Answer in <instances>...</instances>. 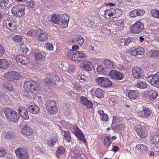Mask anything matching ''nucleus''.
I'll list each match as a JSON object with an SVG mask.
<instances>
[{
  "label": "nucleus",
  "mask_w": 159,
  "mask_h": 159,
  "mask_svg": "<svg viewBox=\"0 0 159 159\" xmlns=\"http://www.w3.org/2000/svg\"><path fill=\"white\" fill-rule=\"evenodd\" d=\"M17 156L21 159H27L29 157L28 153L25 148H18L15 151Z\"/></svg>",
  "instance_id": "obj_13"
},
{
  "label": "nucleus",
  "mask_w": 159,
  "mask_h": 159,
  "mask_svg": "<svg viewBox=\"0 0 159 159\" xmlns=\"http://www.w3.org/2000/svg\"><path fill=\"white\" fill-rule=\"evenodd\" d=\"M120 120V118L117 116H113V117L112 123H117Z\"/></svg>",
  "instance_id": "obj_60"
},
{
  "label": "nucleus",
  "mask_w": 159,
  "mask_h": 159,
  "mask_svg": "<svg viewBox=\"0 0 159 159\" xmlns=\"http://www.w3.org/2000/svg\"><path fill=\"white\" fill-rule=\"evenodd\" d=\"M46 108L51 114L55 115L57 111L56 103L53 100H50L46 103Z\"/></svg>",
  "instance_id": "obj_7"
},
{
  "label": "nucleus",
  "mask_w": 159,
  "mask_h": 159,
  "mask_svg": "<svg viewBox=\"0 0 159 159\" xmlns=\"http://www.w3.org/2000/svg\"><path fill=\"white\" fill-rule=\"evenodd\" d=\"M130 54L131 55L136 56H137V50H136V48H133L132 49L130 50Z\"/></svg>",
  "instance_id": "obj_57"
},
{
  "label": "nucleus",
  "mask_w": 159,
  "mask_h": 159,
  "mask_svg": "<svg viewBox=\"0 0 159 159\" xmlns=\"http://www.w3.org/2000/svg\"><path fill=\"white\" fill-rule=\"evenodd\" d=\"M71 131L75 133L77 137L81 141L84 143H86L84 134L79 129L76 127H73L71 129Z\"/></svg>",
  "instance_id": "obj_17"
},
{
  "label": "nucleus",
  "mask_w": 159,
  "mask_h": 159,
  "mask_svg": "<svg viewBox=\"0 0 159 159\" xmlns=\"http://www.w3.org/2000/svg\"><path fill=\"white\" fill-rule=\"evenodd\" d=\"M135 129L138 135L141 138H145L148 136V133L143 126L137 125L135 126Z\"/></svg>",
  "instance_id": "obj_10"
},
{
  "label": "nucleus",
  "mask_w": 159,
  "mask_h": 159,
  "mask_svg": "<svg viewBox=\"0 0 159 159\" xmlns=\"http://www.w3.org/2000/svg\"><path fill=\"white\" fill-rule=\"evenodd\" d=\"M74 152V153L77 154L74 156V157H76L77 159H85L86 156L84 154H82L78 155L79 153L78 151L75 150Z\"/></svg>",
  "instance_id": "obj_45"
},
{
  "label": "nucleus",
  "mask_w": 159,
  "mask_h": 159,
  "mask_svg": "<svg viewBox=\"0 0 159 159\" xmlns=\"http://www.w3.org/2000/svg\"><path fill=\"white\" fill-rule=\"evenodd\" d=\"M151 14L154 17L159 18V10L156 9H152L151 11Z\"/></svg>",
  "instance_id": "obj_43"
},
{
  "label": "nucleus",
  "mask_w": 159,
  "mask_h": 159,
  "mask_svg": "<svg viewBox=\"0 0 159 159\" xmlns=\"http://www.w3.org/2000/svg\"><path fill=\"white\" fill-rule=\"evenodd\" d=\"M25 6L19 4L14 6L11 9V12L14 16L19 18L23 17L25 15Z\"/></svg>",
  "instance_id": "obj_3"
},
{
  "label": "nucleus",
  "mask_w": 159,
  "mask_h": 159,
  "mask_svg": "<svg viewBox=\"0 0 159 159\" xmlns=\"http://www.w3.org/2000/svg\"><path fill=\"white\" fill-rule=\"evenodd\" d=\"M86 56V54L83 52L76 50H73L71 51L69 55V58L71 60L75 61L83 60Z\"/></svg>",
  "instance_id": "obj_4"
},
{
  "label": "nucleus",
  "mask_w": 159,
  "mask_h": 159,
  "mask_svg": "<svg viewBox=\"0 0 159 159\" xmlns=\"http://www.w3.org/2000/svg\"><path fill=\"white\" fill-rule=\"evenodd\" d=\"M15 60L17 62H20L22 64H27L30 63L29 58L26 56L23 55H18L15 57Z\"/></svg>",
  "instance_id": "obj_18"
},
{
  "label": "nucleus",
  "mask_w": 159,
  "mask_h": 159,
  "mask_svg": "<svg viewBox=\"0 0 159 159\" xmlns=\"http://www.w3.org/2000/svg\"><path fill=\"white\" fill-rule=\"evenodd\" d=\"M61 22H59V24L60 26L62 28L66 27L68 26V24L69 21L66 20V21H60Z\"/></svg>",
  "instance_id": "obj_51"
},
{
  "label": "nucleus",
  "mask_w": 159,
  "mask_h": 159,
  "mask_svg": "<svg viewBox=\"0 0 159 159\" xmlns=\"http://www.w3.org/2000/svg\"><path fill=\"white\" fill-rule=\"evenodd\" d=\"M2 85L3 87L9 91L12 92L14 90L13 85L8 82L3 83Z\"/></svg>",
  "instance_id": "obj_33"
},
{
  "label": "nucleus",
  "mask_w": 159,
  "mask_h": 159,
  "mask_svg": "<svg viewBox=\"0 0 159 159\" xmlns=\"http://www.w3.org/2000/svg\"><path fill=\"white\" fill-rule=\"evenodd\" d=\"M80 99L81 103L85 106L87 109L92 108L93 105L92 102L88 100L86 97L81 96Z\"/></svg>",
  "instance_id": "obj_20"
},
{
  "label": "nucleus",
  "mask_w": 159,
  "mask_h": 159,
  "mask_svg": "<svg viewBox=\"0 0 159 159\" xmlns=\"http://www.w3.org/2000/svg\"><path fill=\"white\" fill-rule=\"evenodd\" d=\"M34 57L35 59L37 60H41L44 61L45 59V57L42 55L39 51H36L34 52Z\"/></svg>",
  "instance_id": "obj_28"
},
{
  "label": "nucleus",
  "mask_w": 159,
  "mask_h": 159,
  "mask_svg": "<svg viewBox=\"0 0 159 159\" xmlns=\"http://www.w3.org/2000/svg\"><path fill=\"white\" fill-rule=\"evenodd\" d=\"M116 13V12L115 10L113 9H110L106 10L105 11V16L107 15L108 16L111 17L113 16Z\"/></svg>",
  "instance_id": "obj_39"
},
{
  "label": "nucleus",
  "mask_w": 159,
  "mask_h": 159,
  "mask_svg": "<svg viewBox=\"0 0 159 159\" xmlns=\"http://www.w3.org/2000/svg\"><path fill=\"white\" fill-rule=\"evenodd\" d=\"M65 152L64 149L62 147H60L58 148V150L56 152V154L57 156Z\"/></svg>",
  "instance_id": "obj_56"
},
{
  "label": "nucleus",
  "mask_w": 159,
  "mask_h": 159,
  "mask_svg": "<svg viewBox=\"0 0 159 159\" xmlns=\"http://www.w3.org/2000/svg\"><path fill=\"white\" fill-rule=\"evenodd\" d=\"M9 66V63L6 60L2 59H0V67L1 68L5 69Z\"/></svg>",
  "instance_id": "obj_30"
},
{
  "label": "nucleus",
  "mask_w": 159,
  "mask_h": 159,
  "mask_svg": "<svg viewBox=\"0 0 159 159\" xmlns=\"http://www.w3.org/2000/svg\"><path fill=\"white\" fill-rule=\"evenodd\" d=\"M92 64L91 61H86L83 62V64L80 66L84 70L90 71L92 70Z\"/></svg>",
  "instance_id": "obj_26"
},
{
  "label": "nucleus",
  "mask_w": 159,
  "mask_h": 159,
  "mask_svg": "<svg viewBox=\"0 0 159 159\" xmlns=\"http://www.w3.org/2000/svg\"><path fill=\"white\" fill-rule=\"evenodd\" d=\"M151 51L152 52L151 55V57L154 59H159V50H156Z\"/></svg>",
  "instance_id": "obj_40"
},
{
  "label": "nucleus",
  "mask_w": 159,
  "mask_h": 159,
  "mask_svg": "<svg viewBox=\"0 0 159 159\" xmlns=\"http://www.w3.org/2000/svg\"><path fill=\"white\" fill-rule=\"evenodd\" d=\"M22 37L20 35H15L12 38V39L16 43L20 42L22 40Z\"/></svg>",
  "instance_id": "obj_46"
},
{
  "label": "nucleus",
  "mask_w": 159,
  "mask_h": 159,
  "mask_svg": "<svg viewBox=\"0 0 159 159\" xmlns=\"http://www.w3.org/2000/svg\"><path fill=\"white\" fill-rule=\"evenodd\" d=\"M137 40V39L135 38L129 37L124 39V46H128L131 43H135Z\"/></svg>",
  "instance_id": "obj_29"
},
{
  "label": "nucleus",
  "mask_w": 159,
  "mask_h": 159,
  "mask_svg": "<svg viewBox=\"0 0 159 159\" xmlns=\"http://www.w3.org/2000/svg\"><path fill=\"white\" fill-rule=\"evenodd\" d=\"M136 148L140 150L141 152L145 154L148 151L147 148L146 146L143 144H139L136 146Z\"/></svg>",
  "instance_id": "obj_37"
},
{
  "label": "nucleus",
  "mask_w": 159,
  "mask_h": 159,
  "mask_svg": "<svg viewBox=\"0 0 159 159\" xmlns=\"http://www.w3.org/2000/svg\"><path fill=\"white\" fill-rule=\"evenodd\" d=\"M11 0H0V7H4L9 3Z\"/></svg>",
  "instance_id": "obj_48"
},
{
  "label": "nucleus",
  "mask_w": 159,
  "mask_h": 159,
  "mask_svg": "<svg viewBox=\"0 0 159 159\" xmlns=\"http://www.w3.org/2000/svg\"><path fill=\"white\" fill-rule=\"evenodd\" d=\"M36 32L38 34L37 39L38 41L43 42L46 41L48 39V36L45 31L39 29L36 30Z\"/></svg>",
  "instance_id": "obj_15"
},
{
  "label": "nucleus",
  "mask_w": 159,
  "mask_h": 159,
  "mask_svg": "<svg viewBox=\"0 0 159 159\" xmlns=\"http://www.w3.org/2000/svg\"><path fill=\"white\" fill-rule=\"evenodd\" d=\"M151 113V111L148 108L143 107L142 111L139 112L138 116L142 118H147L150 115Z\"/></svg>",
  "instance_id": "obj_19"
},
{
  "label": "nucleus",
  "mask_w": 159,
  "mask_h": 159,
  "mask_svg": "<svg viewBox=\"0 0 159 159\" xmlns=\"http://www.w3.org/2000/svg\"><path fill=\"white\" fill-rule=\"evenodd\" d=\"M98 113L100 115V118L103 121H106L108 120L107 115L105 114L103 111H98Z\"/></svg>",
  "instance_id": "obj_35"
},
{
  "label": "nucleus",
  "mask_w": 159,
  "mask_h": 159,
  "mask_svg": "<svg viewBox=\"0 0 159 159\" xmlns=\"http://www.w3.org/2000/svg\"><path fill=\"white\" fill-rule=\"evenodd\" d=\"M131 31L134 34H139L144 30V25L140 21H137L130 27Z\"/></svg>",
  "instance_id": "obj_6"
},
{
  "label": "nucleus",
  "mask_w": 159,
  "mask_h": 159,
  "mask_svg": "<svg viewBox=\"0 0 159 159\" xmlns=\"http://www.w3.org/2000/svg\"><path fill=\"white\" fill-rule=\"evenodd\" d=\"M140 93L138 91L130 90L128 94V97L131 99H137L139 98Z\"/></svg>",
  "instance_id": "obj_25"
},
{
  "label": "nucleus",
  "mask_w": 159,
  "mask_h": 159,
  "mask_svg": "<svg viewBox=\"0 0 159 159\" xmlns=\"http://www.w3.org/2000/svg\"><path fill=\"white\" fill-rule=\"evenodd\" d=\"M132 73L133 77L136 79L142 78L144 75L143 69L138 66H135L132 69Z\"/></svg>",
  "instance_id": "obj_11"
},
{
  "label": "nucleus",
  "mask_w": 159,
  "mask_h": 159,
  "mask_svg": "<svg viewBox=\"0 0 159 159\" xmlns=\"http://www.w3.org/2000/svg\"><path fill=\"white\" fill-rule=\"evenodd\" d=\"M35 33H36V31H35L31 29L27 32V34L28 36L33 37Z\"/></svg>",
  "instance_id": "obj_63"
},
{
  "label": "nucleus",
  "mask_w": 159,
  "mask_h": 159,
  "mask_svg": "<svg viewBox=\"0 0 159 159\" xmlns=\"http://www.w3.org/2000/svg\"><path fill=\"white\" fill-rule=\"evenodd\" d=\"M25 89L30 93H33L37 94L41 89L40 84L32 80L26 81L24 84Z\"/></svg>",
  "instance_id": "obj_1"
},
{
  "label": "nucleus",
  "mask_w": 159,
  "mask_h": 159,
  "mask_svg": "<svg viewBox=\"0 0 159 159\" xmlns=\"http://www.w3.org/2000/svg\"><path fill=\"white\" fill-rule=\"evenodd\" d=\"M60 21H66V20H69V17L66 14H64L62 15H60Z\"/></svg>",
  "instance_id": "obj_52"
},
{
  "label": "nucleus",
  "mask_w": 159,
  "mask_h": 159,
  "mask_svg": "<svg viewBox=\"0 0 159 159\" xmlns=\"http://www.w3.org/2000/svg\"><path fill=\"white\" fill-rule=\"evenodd\" d=\"M109 105L111 106L115 105L117 103V98L116 96L110 97L108 100Z\"/></svg>",
  "instance_id": "obj_38"
},
{
  "label": "nucleus",
  "mask_w": 159,
  "mask_h": 159,
  "mask_svg": "<svg viewBox=\"0 0 159 159\" xmlns=\"http://www.w3.org/2000/svg\"><path fill=\"white\" fill-rule=\"evenodd\" d=\"M27 108L30 112L34 114H37L39 111V107L34 104L29 106Z\"/></svg>",
  "instance_id": "obj_24"
},
{
  "label": "nucleus",
  "mask_w": 159,
  "mask_h": 159,
  "mask_svg": "<svg viewBox=\"0 0 159 159\" xmlns=\"http://www.w3.org/2000/svg\"><path fill=\"white\" fill-rule=\"evenodd\" d=\"M95 81L98 84L104 87H110L112 85L111 81L106 78L98 77L96 78Z\"/></svg>",
  "instance_id": "obj_8"
},
{
  "label": "nucleus",
  "mask_w": 159,
  "mask_h": 159,
  "mask_svg": "<svg viewBox=\"0 0 159 159\" xmlns=\"http://www.w3.org/2000/svg\"><path fill=\"white\" fill-rule=\"evenodd\" d=\"M26 2V6L29 8H33L34 7V3L32 0H24Z\"/></svg>",
  "instance_id": "obj_44"
},
{
  "label": "nucleus",
  "mask_w": 159,
  "mask_h": 159,
  "mask_svg": "<svg viewBox=\"0 0 159 159\" xmlns=\"http://www.w3.org/2000/svg\"><path fill=\"white\" fill-rule=\"evenodd\" d=\"M71 43L74 44H78L81 46L84 42V39L81 35L75 34L73 35L72 39L70 40Z\"/></svg>",
  "instance_id": "obj_12"
},
{
  "label": "nucleus",
  "mask_w": 159,
  "mask_h": 159,
  "mask_svg": "<svg viewBox=\"0 0 159 159\" xmlns=\"http://www.w3.org/2000/svg\"><path fill=\"white\" fill-rule=\"evenodd\" d=\"M109 75L111 78L117 80H122L124 76L122 73L115 70L110 71L109 73Z\"/></svg>",
  "instance_id": "obj_16"
},
{
  "label": "nucleus",
  "mask_w": 159,
  "mask_h": 159,
  "mask_svg": "<svg viewBox=\"0 0 159 159\" xmlns=\"http://www.w3.org/2000/svg\"><path fill=\"white\" fill-rule=\"evenodd\" d=\"M16 21L12 17H9L3 22V26L8 30H11L12 27L15 26Z\"/></svg>",
  "instance_id": "obj_14"
},
{
  "label": "nucleus",
  "mask_w": 159,
  "mask_h": 159,
  "mask_svg": "<svg viewBox=\"0 0 159 159\" xmlns=\"http://www.w3.org/2000/svg\"><path fill=\"white\" fill-rule=\"evenodd\" d=\"M46 48L48 50L50 51H53V46L52 44L49 43L48 44H47Z\"/></svg>",
  "instance_id": "obj_64"
},
{
  "label": "nucleus",
  "mask_w": 159,
  "mask_h": 159,
  "mask_svg": "<svg viewBox=\"0 0 159 159\" xmlns=\"http://www.w3.org/2000/svg\"><path fill=\"white\" fill-rule=\"evenodd\" d=\"M112 143L111 137L109 136H106L104 139V144L106 147L109 146Z\"/></svg>",
  "instance_id": "obj_41"
},
{
  "label": "nucleus",
  "mask_w": 159,
  "mask_h": 159,
  "mask_svg": "<svg viewBox=\"0 0 159 159\" xmlns=\"http://www.w3.org/2000/svg\"><path fill=\"white\" fill-rule=\"evenodd\" d=\"M95 94L98 98H103V92L99 88H98L95 91Z\"/></svg>",
  "instance_id": "obj_36"
},
{
  "label": "nucleus",
  "mask_w": 159,
  "mask_h": 159,
  "mask_svg": "<svg viewBox=\"0 0 159 159\" xmlns=\"http://www.w3.org/2000/svg\"><path fill=\"white\" fill-rule=\"evenodd\" d=\"M115 128L116 130L122 131L125 129V126L123 124H120L117 125Z\"/></svg>",
  "instance_id": "obj_54"
},
{
  "label": "nucleus",
  "mask_w": 159,
  "mask_h": 159,
  "mask_svg": "<svg viewBox=\"0 0 159 159\" xmlns=\"http://www.w3.org/2000/svg\"><path fill=\"white\" fill-rule=\"evenodd\" d=\"M25 120H27L29 119V116L28 115V111L27 110L25 112V113L24 112L22 114V115L21 116Z\"/></svg>",
  "instance_id": "obj_61"
},
{
  "label": "nucleus",
  "mask_w": 159,
  "mask_h": 159,
  "mask_svg": "<svg viewBox=\"0 0 159 159\" xmlns=\"http://www.w3.org/2000/svg\"><path fill=\"white\" fill-rule=\"evenodd\" d=\"M136 9H134L130 12L129 15L131 17H135L137 16Z\"/></svg>",
  "instance_id": "obj_59"
},
{
  "label": "nucleus",
  "mask_w": 159,
  "mask_h": 159,
  "mask_svg": "<svg viewBox=\"0 0 159 159\" xmlns=\"http://www.w3.org/2000/svg\"><path fill=\"white\" fill-rule=\"evenodd\" d=\"M78 79L81 82H85L86 83L88 81V78L84 75L79 76L78 77Z\"/></svg>",
  "instance_id": "obj_47"
},
{
  "label": "nucleus",
  "mask_w": 159,
  "mask_h": 159,
  "mask_svg": "<svg viewBox=\"0 0 159 159\" xmlns=\"http://www.w3.org/2000/svg\"><path fill=\"white\" fill-rule=\"evenodd\" d=\"M104 64L107 67L110 69H115L116 67L113 61L107 59L104 60Z\"/></svg>",
  "instance_id": "obj_27"
},
{
  "label": "nucleus",
  "mask_w": 159,
  "mask_h": 159,
  "mask_svg": "<svg viewBox=\"0 0 159 159\" xmlns=\"http://www.w3.org/2000/svg\"><path fill=\"white\" fill-rule=\"evenodd\" d=\"M47 77L44 78L43 80L46 84H55L56 83V81L55 80V78L57 80V78H58V77L55 76L53 77L52 74H49L47 75Z\"/></svg>",
  "instance_id": "obj_21"
},
{
  "label": "nucleus",
  "mask_w": 159,
  "mask_h": 159,
  "mask_svg": "<svg viewBox=\"0 0 159 159\" xmlns=\"http://www.w3.org/2000/svg\"><path fill=\"white\" fill-rule=\"evenodd\" d=\"M136 86L141 89H144L147 87L148 84L145 81H139L136 84Z\"/></svg>",
  "instance_id": "obj_34"
},
{
  "label": "nucleus",
  "mask_w": 159,
  "mask_h": 159,
  "mask_svg": "<svg viewBox=\"0 0 159 159\" xmlns=\"http://www.w3.org/2000/svg\"><path fill=\"white\" fill-rule=\"evenodd\" d=\"M150 83L154 86L159 87V72H157L153 75Z\"/></svg>",
  "instance_id": "obj_23"
},
{
  "label": "nucleus",
  "mask_w": 159,
  "mask_h": 159,
  "mask_svg": "<svg viewBox=\"0 0 159 159\" xmlns=\"http://www.w3.org/2000/svg\"><path fill=\"white\" fill-rule=\"evenodd\" d=\"M3 77L6 80L8 81H12L15 80H18L20 77V74L16 71H10L5 73L3 75Z\"/></svg>",
  "instance_id": "obj_5"
},
{
  "label": "nucleus",
  "mask_w": 159,
  "mask_h": 159,
  "mask_svg": "<svg viewBox=\"0 0 159 159\" xmlns=\"http://www.w3.org/2000/svg\"><path fill=\"white\" fill-rule=\"evenodd\" d=\"M137 16H142L145 13V11L144 10L139 9H136Z\"/></svg>",
  "instance_id": "obj_53"
},
{
  "label": "nucleus",
  "mask_w": 159,
  "mask_h": 159,
  "mask_svg": "<svg viewBox=\"0 0 159 159\" xmlns=\"http://www.w3.org/2000/svg\"><path fill=\"white\" fill-rule=\"evenodd\" d=\"M136 50H137V56L142 55L144 54L145 52L144 49L141 47L137 48Z\"/></svg>",
  "instance_id": "obj_49"
},
{
  "label": "nucleus",
  "mask_w": 159,
  "mask_h": 159,
  "mask_svg": "<svg viewBox=\"0 0 159 159\" xmlns=\"http://www.w3.org/2000/svg\"><path fill=\"white\" fill-rule=\"evenodd\" d=\"M97 70L98 73L99 74H101L102 73L103 70V68L102 66H98L97 68Z\"/></svg>",
  "instance_id": "obj_62"
},
{
  "label": "nucleus",
  "mask_w": 159,
  "mask_h": 159,
  "mask_svg": "<svg viewBox=\"0 0 159 159\" xmlns=\"http://www.w3.org/2000/svg\"><path fill=\"white\" fill-rule=\"evenodd\" d=\"M60 15H53L51 17V21L55 24H58L60 21Z\"/></svg>",
  "instance_id": "obj_31"
},
{
  "label": "nucleus",
  "mask_w": 159,
  "mask_h": 159,
  "mask_svg": "<svg viewBox=\"0 0 159 159\" xmlns=\"http://www.w3.org/2000/svg\"><path fill=\"white\" fill-rule=\"evenodd\" d=\"M57 137L53 138L50 140L49 141V143L50 144L49 145L51 146H53L54 144L57 141Z\"/></svg>",
  "instance_id": "obj_55"
},
{
  "label": "nucleus",
  "mask_w": 159,
  "mask_h": 159,
  "mask_svg": "<svg viewBox=\"0 0 159 159\" xmlns=\"http://www.w3.org/2000/svg\"><path fill=\"white\" fill-rule=\"evenodd\" d=\"M157 97V93L152 89H150L145 91L142 94V97L148 100L155 99Z\"/></svg>",
  "instance_id": "obj_9"
},
{
  "label": "nucleus",
  "mask_w": 159,
  "mask_h": 159,
  "mask_svg": "<svg viewBox=\"0 0 159 159\" xmlns=\"http://www.w3.org/2000/svg\"><path fill=\"white\" fill-rule=\"evenodd\" d=\"M71 107L69 105H67L65 109L64 110L65 113L66 114V115H68L71 112Z\"/></svg>",
  "instance_id": "obj_58"
},
{
  "label": "nucleus",
  "mask_w": 159,
  "mask_h": 159,
  "mask_svg": "<svg viewBox=\"0 0 159 159\" xmlns=\"http://www.w3.org/2000/svg\"><path fill=\"white\" fill-rule=\"evenodd\" d=\"M23 127L21 130L22 133L26 136H29L32 135L34 131L27 124L23 125Z\"/></svg>",
  "instance_id": "obj_22"
},
{
  "label": "nucleus",
  "mask_w": 159,
  "mask_h": 159,
  "mask_svg": "<svg viewBox=\"0 0 159 159\" xmlns=\"http://www.w3.org/2000/svg\"><path fill=\"white\" fill-rule=\"evenodd\" d=\"M27 110H26V108L24 106H20L19 107L18 109V112L20 115L21 116L22 114V115L23 113L24 112L25 113V112Z\"/></svg>",
  "instance_id": "obj_50"
},
{
  "label": "nucleus",
  "mask_w": 159,
  "mask_h": 159,
  "mask_svg": "<svg viewBox=\"0 0 159 159\" xmlns=\"http://www.w3.org/2000/svg\"><path fill=\"white\" fill-rule=\"evenodd\" d=\"M151 142L156 147H159V135L153 136L151 140Z\"/></svg>",
  "instance_id": "obj_32"
},
{
  "label": "nucleus",
  "mask_w": 159,
  "mask_h": 159,
  "mask_svg": "<svg viewBox=\"0 0 159 159\" xmlns=\"http://www.w3.org/2000/svg\"><path fill=\"white\" fill-rule=\"evenodd\" d=\"M4 113L6 118L8 121L16 123L20 119L19 113L11 109H6L5 110Z\"/></svg>",
  "instance_id": "obj_2"
},
{
  "label": "nucleus",
  "mask_w": 159,
  "mask_h": 159,
  "mask_svg": "<svg viewBox=\"0 0 159 159\" xmlns=\"http://www.w3.org/2000/svg\"><path fill=\"white\" fill-rule=\"evenodd\" d=\"M64 137L68 142H70L71 141V134L70 133L67 131H63Z\"/></svg>",
  "instance_id": "obj_42"
}]
</instances>
